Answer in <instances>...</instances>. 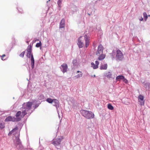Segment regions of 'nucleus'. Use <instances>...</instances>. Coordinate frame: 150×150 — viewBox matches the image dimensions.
Returning a JSON list of instances; mask_svg holds the SVG:
<instances>
[{
  "label": "nucleus",
  "instance_id": "obj_1",
  "mask_svg": "<svg viewBox=\"0 0 150 150\" xmlns=\"http://www.w3.org/2000/svg\"><path fill=\"white\" fill-rule=\"evenodd\" d=\"M82 115L87 119H91L94 117V114L91 111L82 110H81Z\"/></svg>",
  "mask_w": 150,
  "mask_h": 150
},
{
  "label": "nucleus",
  "instance_id": "obj_2",
  "mask_svg": "<svg viewBox=\"0 0 150 150\" xmlns=\"http://www.w3.org/2000/svg\"><path fill=\"white\" fill-rule=\"evenodd\" d=\"M33 103L30 101L24 103L23 105L22 109H25L24 110L28 111L31 109Z\"/></svg>",
  "mask_w": 150,
  "mask_h": 150
},
{
  "label": "nucleus",
  "instance_id": "obj_3",
  "mask_svg": "<svg viewBox=\"0 0 150 150\" xmlns=\"http://www.w3.org/2000/svg\"><path fill=\"white\" fill-rule=\"evenodd\" d=\"M27 114V112L25 110H22V112L21 111H18L16 115V118H20V120L21 118H23Z\"/></svg>",
  "mask_w": 150,
  "mask_h": 150
},
{
  "label": "nucleus",
  "instance_id": "obj_4",
  "mask_svg": "<svg viewBox=\"0 0 150 150\" xmlns=\"http://www.w3.org/2000/svg\"><path fill=\"white\" fill-rule=\"evenodd\" d=\"M123 54L121 51L118 50L116 51V58L117 60H122L123 58Z\"/></svg>",
  "mask_w": 150,
  "mask_h": 150
},
{
  "label": "nucleus",
  "instance_id": "obj_5",
  "mask_svg": "<svg viewBox=\"0 0 150 150\" xmlns=\"http://www.w3.org/2000/svg\"><path fill=\"white\" fill-rule=\"evenodd\" d=\"M20 118H16L15 117H13L12 116H8L6 118L5 120L6 122L8 121H12L13 122H18L20 121Z\"/></svg>",
  "mask_w": 150,
  "mask_h": 150
},
{
  "label": "nucleus",
  "instance_id": "obj_6",
  "mask_svg": "<svg viewBox=\"0 0 150 150\" xmlns=\"http://www.w3.org/2000/svg\"><path fill=\"white\" fill-rule=\"evenodd\" d=\"M103 46L101 44H100L98 47L97 52L96 53V55L98 56L103 54Z\"/></svg>",
  "mask_w": 150,
  "mask_h": 150
},
{
  "label": "nucleus",
  "instance_id": "obj_7",
  "mask_svg": "<svg viewBox=\"0 0 150 150\" xmlns=\"http://www.w3.org/2000/svg\"><path fill=\"white\" fill-rule=\"evenodd\" d=\"M83 39L84 38L80 37L78 40V42L77 44L79 48H82L84 44L83 41Z\"/></svg>",
  "mask_w": 150,
  "mask_h": 150
},
{
  "label": "nucleus",
  "instance_id": "obj_8",
  "mask_svg": "<svg viewBox=\"0 0 150 150\" xmlns=\"http://www.w3.org/2000/svg\"><path fill=\"white\" fill-rule=\"evenodd\" d=\"M60 68L62 72L64 73L67 72L68 67L67 64L64 63L61 65Z\"/></svg>",
  "mask_w": 150,
  "mask_h": 150
},
{
  "label": "nucleus",
  "instance_id": "obj_9",
  "mask_svg": "<svg viewBox=\"0 0 150 150\" xmlns=\"http://www.w3.org/2000/svg\"><path fill=\"white\" fill-rule=\"evenodd\" d=\"M139 101L140 102V104L142 105L144 104V97L142 95H139L138 97Z\"/></svg>",
  "mask_w": 150,
  "mask_h": 150
},
{
  "label": "nucleus",
  "instance_id": "obj_10",
  "mask_svg": "<svg viewBox=\"0 0 150 150\" xmlns=\"http://www.w3.org/2000/svg\"><path fill=\"white\" fill-rule=\"evenodd\" d=\"M31 48L30 46H28L27 49V56L28 58L31 57Z\"/></svg>",
  "mask_w": 150,
  "mask_h": 150
},
{
  "label": "nucleus",
  "instance_id": "obj_11",
  "mask_svg": "<svg viewBox=\"0 0 150 150\" xmlns=\"http://www.w3.org/2000/svg\"><path fill=\"white\" fill-rule=\"evenodd\" d=\"M99 64V62L98 61H96L95 62V64L93 62L91 63V66L94 69H96L98 68Z\"/></svg>",
  "mask_w": 150,
  "mask_h": 150
},
{
  "label": "nucleus",
  "instance_id": "obj_12",
  "mask_svg": "<svg viewBox=\"0 0 150 150\" xmlns=\"http://www.w3.org/2000/svg\"><path fill=\"white\" fill-rule=\"evenodd\" d=\"M61 142V140L59 138L53 141L52 144L54 146H56L60 145V144Z\"/></svg>",
  "mask_w": 150,
  "mask_h": 150
},
{
  "label": "nucleus",
  "instance_id": "obj_13",
  "mask_svg": "<svg viewBox=\"0 0 150 150\" xmlns=\"http://www.w3.org/2000/svg\"><path fill=\"white\" fill-rule=\"evenodd\" d=\"M84 39L85 40V43L86 45V47H87L89 45V40L87 36L86 35H84Z\"/></svg>",
  "mask_w": 150,
  "mask_h": 150
},
{
  "label": "nucleus",
  "instance_id": "obj_14",
  "mask_svg": "<svg viewBox=\"0 0 150 150\" xmlns=\"http://www.w3.org/2000/svg\"><path fill=\"white\" fill-rule=\"evenodd\" d=\"M65 25V20L64 19H62L60 23L59 28H64Z\"/></svg>",
  "mask_w": 150,
  "mask_h": 150
},
{
  "label": "nucleus",
  "instance_id": "obj_15",
  "mask_svg": "<svg viewBox=\"0 0 150 150\" xmlns=\"http://www.w3.org/2000/svg\"><path fill=\"white\" fill-rule=\"evenodd\" d=\"M53 103L54 104L53 105L55 106L56 108H57L59 107V101L57 99H54V101H53Z\"/></svg>",
  "mask_w": 150,
  "mask_h": 150
},
{
  "label": "nucleus",
  "instance_id": "obj_16",
  "mask_svg": "<svg viewBox=\"0 0 150 150\" xmlns=\"http://www.w3.org/2000/svg\"><path fill=\"white\" fill-rule=\"evenodd\" d=\"M77 73L79 74L75 76V77L76 79H78L81 77L82 76L83 74L81 71H77Z\"/></svg>",
  "mask_w": 150,
  "mask_h": 150
},
{
  "label": "nucleus",
  "instance_id": "obj_17",
  "mask_svg": "<svg viewBox=\"0 0 150 150\" xmlns=\"http://www.w3.org/2000/svg\"><path fill=\"white\" fill-rule=\"evenodd\" d=\"M31 67L32 69H33L34 66V60L33 54L31 55Z\"/></svg>",
  "mask_w": 150,
  "mask_h": 150
},
{
  "label": "nucleus",
  "instance_id": "obj_18",
  "mask_svg": "<svg viewBox=\"0 0 150 150\" xmlns=\"http://www.w3.org/2000/svg\"><path fill=\"white\" fill-rule=\"evenodd\" d=\"M105 57V55L103 54H100L98 58V59L99 60H101L104 59Z\"/></svg>",
  "mask_w": 150,
  "mask_h": 150
},
{
  "label": "nucleus",
  "instance_id": "obj_19",
  "mask_svg": "<svg viewBox=\"0 0 150 150\" xmlns=\"http://www.w3.org/2000/svg\"><path fill=\"white\" fill-rule=\"evenodd\" d=\"M108 65L107 64H103L101 65L100 67L101 70H106L107 68Z\"/></svg>",
  "mask_w": 150,
  "mask_h": 150
},
{
  "label": "nucleus",
  "instance_id": "obj_20",
  "mask_svg": "<svg viewBox=\"0 0 150 150\" xmlns=\"http://www.w3.org/2000/svg\"><path fill=\"white\" fill-rule=\"evenodd\" d=\"M124 79V76L122 75H119L117 76L116 78L117 81H120L121 80Z\"/></svg>",
  "mask_w": 150,
  "mask_h": 150
},
{
  "label": "nucleus",
  "instance_id": "obj_21",
  "mask_svg": "<svg viewBox=\"0 0 150 150\" xmlns=\"http://www.w3.org/2000/svg\"><path fill=\"white\" fill-rule=\"evenodd\" d=\"M38 100H43L44 98V96L42 94H40L38 96Z\"/></svg>",
  "mask_w": 150,
  "mask_h": 150
},
{
  "label": "nucleus",
  "instance_id": "obj_22",
  "mask_svg": "<svg viewBox=\"0 0 150 150\" xmlns=\"http://www.w3.org/2000/svg\"><path fill=\"white\" fill-rule=\"evenodd\" d=\"M112 76L111 73L110 72H108L107 73L105 74L106 76L108 78H111Z\"/></svg>",
  "mask_w": 150,
  "mask_h": 150
},
{
  "label": "nucleus",
  "instance_id": "obj_23",
  "mask_svg": "<svg viewBox=\"0 0 150 150\" xmlns=\"http://www.w3.org/2000/svg\"><path fill=\"white\" fill-rule=\"evenodd\" d=\"M54 101V99H52L50 98H47L46 100V101L48 103H52Z\"/></svg>",
  "mask_w": 150,
  "mask_h": 150
},
{
  "label": "nucleus",
  "instance_id": "obj_24",
  "mask_svg": "<svg viewBox=\"0 0 150 150\" xmlns=\"http://www.w3.org/2000/svg\"><path fill=\"white\" fill-rule=\"evenodd\" d=\"M108 109L112 110L114 109L113 106L110 103H109L108 105Z\"/></svg>",
  "mask_w": 150,
  "mask_h": 150
},
{
  "label": "nucleus",
  "instance_id": "obj_25",
  "mask_svg": "<svg viewBox=\"0 0 150 150\" xmlns=\"http://www.w3.org/2000/svg\"><path fill=\"white\" fill-rule=\"evenodd\" d=\"M143 16L145 21H146L148 18V16L146 12L144 13Z\"/></svg>",
  "mask_w": 150,
  "mask_h": 150
},
{
  "label": "nucleus",
  "instance_id": "obj_26",
  "mask_svg": "<svg viewBox=\"0 0 150 150\" xmlns=\"http://www.w3.org/2000/svg\"><path fill=\"white\" fill-rule=\"evenodd\" d=\"M18 129V128L17 127H15L14 129H13L12 131H10V132L9 133V134H12L13 133V131H15V130H17Z\"/></svg>",
  "mask_w": 150,
  "mask_h": 150
},
{
  "label": "nucleus",
  "instance_id": "obj_27",
  "mask_svg": "<svg viewBox=\"0 0 150 150\" xmlns=\"http://www.w3.org/2000/svg\"><path fill=\"white\" fill-rule=\"evenodd\" d=\"M41 46V43L40 41L39 43H38L36 45V47H39Z\"/></svg>",
  "mask_w": 150,
  "mask_h": 150
},
{
  "label": "nucleus",
  "instance_id": "obj_28",
  "mask_svg": "<svg viewBox=\"0 0 150 150\" xmlns=\"http://www.w3.org/2000/svg\"><path fill=\"white\" fill-rule=\"evenodd\" d=\"M6 56L5 54H3L2 56H1V59L3 60H4L6 59L7 58H5L4 57Z\"/></svg>",
  "mask_w": 150,
  "mask_h": 150
},
{
  "label": "nucleus",
  "instance_id": "obj_29",
  "mask_svg": "<svg viewBox=\"0 0 150 150\" xmlns=\"http://www.w3.org/2000/svg\"><path fill=\"white\" fill-rule=\"evenodd\" d=\"M5 127L4 124L0 123V128L3 129Z\"/></svg>",
  "mask_w": 150,
  "mask_h": 150
},
{
  "label": "nucleus",
  "instance_id": "obj_30",
  "mask_svg": "<svg viewBox=\"0 0 150 150\" xmlns=\"http://www.w3.org/2000/svg\"><path fill=\"white\" fill-rule=\"evenodd\" d=\"M25 52L24 51V52H22L19 55V56L21 57H24V54H25Z\"/></svg>",
  "mask_w": 150,
  "mask_h": 150
},
{
  "label": "nucleus",
  "instance_id": "obj_31",
  "mask_svg": "<svg viewBox=\"0 0 150 150\" xmlns=\"http://www.w3.org/2000/svg\"><path fill=\"white\" fill-rule=\"evenodd\" d=\"M62 3V1L61 0H59L57 2V4L59 6H60L61 5V4Z\"/></svg>",
  "mask_w": 150,
  "mask_h": 150
},
{
  "label": "nucleus",
  "instance_id": "obj_32",
  "mask_svg": "<svg viewBox=\"0 0 150 150\" xmlns=\"http://www.w3.org/2000/svg\"><path fill=\"white\" fill-rule=\"evenodd\" d=\"M122 80H123V81H124L125 83H127V80L126 79H125L124 77V79H123Z\"/></svg>",
  "mask_w": 150,
  "mask_h": 150
},
{
  "label": "nucleus",
  "instance_id": "obj_33",
  "mask_svg": "<svg viewBox=\"0 0 150 150\" xmlns=\"http://www.w3.org/2000/svg\"><path fill=\"white\" fill-rule=\"evenodd\" d=\"M143 18H142L141 19H140V20L142 21L143 20Z\"/></svg>",
  "mask_w": 150,
  "mask_h": 150
},
{
  "label": "nucleus",
  "instance_id": "obj_34",
  "mask_svg": "<svg viewBox=\"0 0 150 150\" xmlns=\"http://www.w3.org/2000/svg\"><path fill=\"white\" fill-rule=\"evenodd\" d=\"M76 61V60H74L73 61V62H74Z\"/></svg>",
  "mask_w": 150,
  "mask_h": 150
},
{
  "label": "nucleus",
  "instance_id": "obj_35",
  "mask_svg": "<svg viewBox=\"0 0 150 150\" xmlns=\"http://www.w3.org/2000/svg\"><path fill=\"white\" fill-rule=\"evenodd\" d=\"M148 16H149H149H150V15H148Z\"/></svg>",
  "mask_w": 150,
  "mask_h": 150
},
{
  "label": "nucleus",
  "instance_id": "obj_36",
  "mask_svg": "<svg viewBox=\"0 0 150 150\" xmlns=\"http://www.w3.org/2000/svg\"><path fill=\"white\" fill-rule=\"evenodd\" d=\"M94 77H95V76H96L95 75H94Z\"/></svg>",
  "mask_w": 150,
  "mask_h": 150
},
{
  "label": "nucleus",
  "instance_id": "obj_37",
  "mask_svg": "<svg viewBox=\"0 0 150 150\" xmlns=\"http://www.w3.org/2000/svg\"><path fill=\"white\" fill-rule=\"evenodd\" d=\"M37 40V41H38V40Z\"/></svg>",
  "mask_w": 150,
  "mask_h": 150
}]
</instances>
